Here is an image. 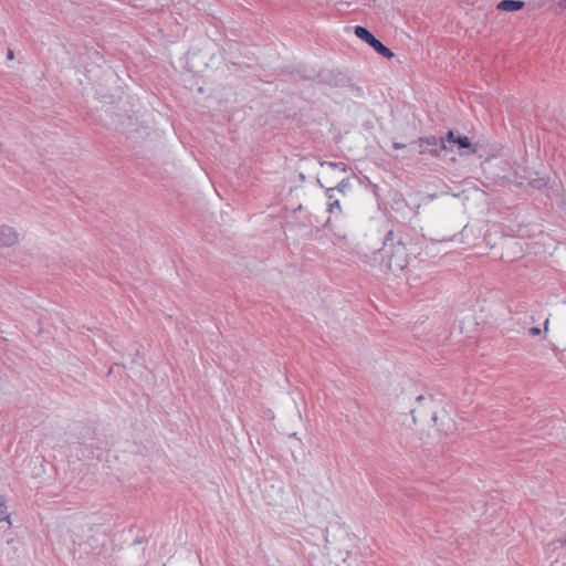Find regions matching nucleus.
<instances>
[{"mask_svg":"<svg viewBox=\"0 0 566 566\" xmlns=\"http://www.w3.org/2000/svg\"><path fill=\"white\" fill-rule=\"evenodd\" d=\"M392 147H394L395 149H402V148H405V147H406V145H405V144H401V143H394Z\"/></svg>","mask_w":566,"mask_h":566,"instance_id":"17","label":"nucleus"},{"mask_svg":"<svg viewBox=\"0 0 566 566\" xmlns=\"http://www.w3.org/2000/svg\"><path fill=\"white\" fill-rule=\"evenodd\" d=\"M370 46L384 57L391 59L394 56V52L385 44H382L377 38L374 40Z\"/></svg>","mask_w":566,"mask_h":566,"instance_id":"8","label":"nucleus"},{"mask_svg":"<svg viewBox=\"0 0 566 566\" xmlns=\"http://www.w3.org/2000/svg\"><path fill=\"white\" fill-rule=\"evenodd\" d=\"M416 400H417L418 405L421 406L420 412L424 413L426 410H430L431 419L433 422H436L437 421V412L434 410H432V407H431V405L434 402L433 396L432 395H428V396L420 395L417 397Z\"/></svg>","mask_w":566,"mask_h":566,"instance_id":"5","label":"nucleus"},{"mask_svg":"<svg viewBox=\"0 0 566 566\" xmlns=\"http://www.w3.org/2000/svg\"><path fill=\"white\" fill-rule=\"evenodd\" d=\"M525 2L522 0H502L497 3L496 8L501 11L513 12L523 9Z\"/></svg>","mask_w":566,"mask_h":566,"instance_id":"6","label":"nucleus"},{"mask_svg":"<svg viewBox=\"0 0 566 566\" xmlns=\"http://www.w3.org/2000/svg\"><path fill=\"white\" fill-rule=\"evenodd\" d=\"M381 258L380 269L382 272H391L397 275L408 265V252L402 235L392 230L385 235L382 248L378 252Z\"/></svg>","mask_w":566,"mask_h":566,"instance_id":"1","label":"nucleus"},{"mask_svg":"<svg viewBox=\"0 0 566 566\" xmlns=\"http://www.w3.org/2000/svg\"><path fill=\"white\" fill-rule=\"evenodd\" d=\"M420 148V154L429 153L431 155H440L447 149L446 137L438 138L436 136L421 137L416 142Z\"/></svg>","mask_w":566,"mask_h":566,"instance_id":"2","label":"nucleus"},{"mask_svg":"<svg viewBox=\"0 0 566 566\" xmlns=\"http://www.w3.org/2000/svg\"><path fill=\"white\" fill-rule=\"evenodd\" d=\"M528 334L533 335V336L539 335L541 328L539 327H531V328H528Z\"/></svg>","mask_w":566,"mask_h":566,"instance_id":"16","label":"nucleus"},{"mask_svg":"<svg viewBox=\"0 0 566 566\" xmlns=\"http://www.w3.org/2000/svg\"><path fill=\"white\" fill-rule=\"evenodd\" d=\"M19 234L8 226H0V248L10 247L18 242Z\"/></svg>","mask_w":566,"mask_h":566,"instance_id":"4","label":"nucleus"},{"mask_svg":"<svg viewBox=\"0 0 566 566\" xmlns=\"http://www.w3.org/2000/svg\"><path fill=\"white\" fill-rule=\"evenodd\" d=\"M548 323H549V319L546 318L545 322H544V329L547 331L548 328Z\"/></svg>","mask_w":566,"mask_h":566,"instance_id":"19","label":"nucleus"},{"mask_svg":"<svg viewBox=\"0 0 566 566\" xmlns=\"http://www.w3.org/2000/svg\"><path fill=\"white\" fill-rule=\"evenodd\" d=\"M559 6L563 8H566V0H559Z\"/></svg>","mask_w":566,"mask_h":566,"instance_id":"20","label":"nucleus"},{"mask_svg":"<svg viewBox=\"0 0 566 566\" xmlns=\"http://www.w3.org/2000/svg\"><path fill=\"white\" fill-rule=\"evenodd\" d=\"M7 521L10 524V515L7 509V501L3 495H0V522Z\"/></svg>","mask_w":566,"mask_h":566,"instance_id":"9","label":"nucleus"},{"mask_svg":"<svg viewBox=\"0 0 566 566\" xmlns=\"http://www.w3.org/2000/svg\"><path fill=\"white\" fill-rule=\"evenodd\" d=\"M327 211L329 213H335V211H338L340 212V205H339V199H335L333 201H329L327 203Z\"/></svg>","mask_w":566,"mask_h":566,"instance_id":"13","label":"nucleus"},{"mask_svg":"<svg viewBox=\"0 0 566 566\" xmlns=\"http://www.w3.org/2000/svg\"><path fill=\"white\" fill-rule=\"evenodd\" d=\"M326 197L328 199V202L335 200L336 199L335 198V188H332V187L326 188Z\"/></svg>","mask_w":566,"mask_h":566,"instance_id":"15","label":"nucleus"},{"mask_svg":"<svg viewBox=\"0 0 566 566\" xmlns=\"http://www.w3.org/2000/svg\"><path fill=\"white\" fill-rule=\"evenodd\" d=\"M354 33L358 39L363 40L368 45H371V43L376 39V36L371 32H369L365 27L361 25H356L354 28Z\"/></svg>","mask_w":566,"mask_h":566,"instance_id":"7","label":"nucleus"},{"mask_svg":"<svg viewBox=\"0 0 566 566\" xmlns=\"http://www.w3.org/2000/svg\"><path fill=\"white\" fill-rule=\"evenodd\" d=\"M410 412H411V415H413V421L416 422V421H417V419H416V417H415L416 409H411V411H410Z\"/></svg>","mask_w":566,"mask_h":566,"instance_id":"21","label":"nucleus"},{"mask_svg":"<svg viewBox=\"0 0 566 566\" xmlns=\"http://www.w3.org/2000/svg\"><path fill=\"white\" fill-rule=\"evenodd\" d=\"M446 143L454 144L460 150L465 149V154H474L476 149L472 146L471 139L467 136H455L453 130L446 135Z\"/></svg>","mask_w":566,"mask_h":566,"instance_id":"3","label":"nucleus"},{"mask_svg":"<svg viewBox=\"0 0 566 566\" xmlns=\"http://www.w3.org/2000/svg\"><path fill=\"white\" fill-rule=\"evenodd\" d=\"M321 166H327L332 169H338L343 172H346L347 171V165L344 164V163H334V161H322L321 163Z\"/></svg>","mask_w":566,"mask_h":566,"instance_id":"11","label":"nucleus"},{"mask_svg":"<svg viewBox=\"0 0 566 566\" xmlns=\"http://www.w3.org/2000/svg\"><path fill=\"white\" fill-rule=\"evenodd\" d=\"M566 545V536L563 538H559L557 541H553L548 544V548H552L553 551L557 548V545Z\"/></svg>","mask_w":566,"mask_h":566,"instance_id":"14","label":"nucleus"},{"mask_svg":"<svg viewBox=\"0 0 566 566\" xmlns=\"http://www.w3.org/2000/svg\"><path fill=\"white\" fill-rule=\"evenodd\" d=\"M7 57L8 60H12L14 57V53L11 49L8 50Z\"/></svg>","mask_w":566,"mask_h":566,"instance_id":"18","label":"nucleus"},{"mask_svg":"<svg viewBox=\"0 0 566 566\" xmlns=\"http://www.w3.org/2000/svg\"><path fill=\"white\" fill-rule=\"evenodd\" d=\"M527 185L534 189H542L543 187L546 186V180H545V178H542V177H535V178H531L528 180Z\"/></svg>","mask_w":566,"mask_h":566,"instance_id":"10","label":"nucleus"},{"mask_svg":"<svg viewBox=\"0 0 566 566\" xmlns=\"http://www.w3.org/2000/svg\"><path fill=\"white\" fill-rule=\"evenodd\" d=\"M350 187V182L348 178L342 179L334 188L335 191L345 193V191Z\"/></svg>","mask_w":566,"mask_h":566,"instance_id":"12","label":"nucleus"}]
</instances>
